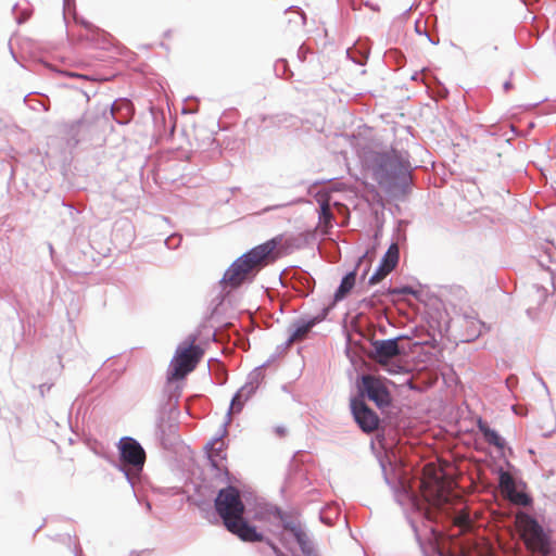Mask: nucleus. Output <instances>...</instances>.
Returning a JSON list of instances; mask_svg holds the SVG:
<instances>
[{
	"label": "nucleus",
	"mask_w": 556,
	"mask_h": 556,
	"mask_svg": "<svg viewBox=\"0 0 556 556\" xmlns=\"http://www.w3.org/2000/svg\"><path fill=\"white\" fill-rule=\"evenodd\" d=\"M460 328L462 340L464 342H471L482 333L483 323L476 317L465 316L460 320Z\"/></svg>",
	"instance_id": "nucleus-12"
},
{
	"label": "nucleus",
	"mask_w": 556,
	"mask_h": 556,
	"mask_svg": "<svg viewBox=\"0 0 556 556\" xmlns=\"http://www.w3.org/2000/svg\"><path fill=\"white\" fill-rule=\"evenodd\" d=\"M70 76H72V77H83L81 75L73 74V73H72V74H70Z\"/></svg>",
	"instance_id": "nucleus-28"
},
{
	"label": "nucleus",
	"mask_w": 556,
	"mask_h": 556,
	"mask_svg": "<svg viewBox=\"0 0 556 556\" xmlns=\"http://www.w3.org/2000/svg\"><path fill=\"white\" fill-rule=\"evenodd\" d=\"M478 429L483 434L484 440L498 448L504 447V440L501 438V435L493 429L489 427V425L479 419L478 420Z\"/></svg>",
	"instance_id": "nucleus-16"
},
{
	"label": "nucleus",
	"mask_w": 556,
	"mask_h": 556,
	"mask_svg": "<svg viewBox=\"0 0 556 556\" xmlns=\"http://www.w3.org/2000/svg\"><path fill=\"white\" fill-rule=\"evenodd\" d=\"M351 408L355 421L364 432L370 433L378 428L379 417L363 401L353 400L351 402Z\"/></svg>",
	"instance_id": "nucleus-8"
},
{
	"label": "nucleus",
	"mask_w": 556,
	"mask_h": 556,
	"mask_svg": "<svg viewBox=\"0 0 556 556\" xmlns=\"http://www.w3.org/2000/svg\"><path fill=\"white\" fill-rule=\"evenodd\" d=\"M281 241L282 237L277 236L244 253L228 267L220 283L225 287L238 288L250 276H254L263 266L279 256L277 248Z\"/></svg>",
	"instance_id": "nucleus-1"
},
{
	"label": "nucleus",
	"mask_w": 556,
	"mask_h": 556,
	"mask_svg": "<svg viewBox=\"0 0 556 556\" xmlns=\"http://www.w3.org/2000/svg\"><path fill=\"white\" fill-rule=\"evenodd\" d=\"M256 387L254 383L249 382L242 386L238 392L232 397L231 404H230V413L237 414L240 413L244 406V404L252 397V395L255 393Z\"/></svg>",
	"instance_id": "nucleus-14"
},
{
	"label": "nucleus",
	"mask_w": 556,
	"mask_h": 556,
	"mask_svg": "<svg viewBox=\"0 0 556 556\" xmlns=\"http://www.w3.org/2000/svg\"><path fill=\"white\" fill-rule=\"evenodd\" d=\"M374 358L380 365H387L389 359L400 355L397 339L376 340L372 342Z\"/></svg>",
	"instance_id": "nucleus-10"
},
{
	"label": "nucleus",
	"mask_w": 556,
	"mask_h": 556,
	"mask_svg": "<svg viewBox=\"0 0 556 556\" xmlns=\"http://www.w3.org/2000/svg\"><path fill=\"white\" fill-rule=\"evenodd\" d=\"M333 205L338 210L339 213H344L348 211L346 206L341 203L336 202Z\"/></svg>",
	"instance_id": "nucleus-26"
},
{
	"label": "nucleus",
	"mask_w": 556,
	"mask_h": 556,
	"mask_svg": "<svg viewBox=\"0 0 556 556\" xmlns=\"http://www.w3.org/2000/svg\"><path fill=\"white\" fill-rule=\"evenodd\" d=\"M295 540H296L298 544L300 545L302 553L305 556H316L314 548L311 544V541H309L307 534L305 533V531L301 534V536H298Z\"/></svg>",
	"instance_id": "nucleus-21"
},
{
	"label": "nucleus",
	"mask_w": 556,
	"mask_h": 556,
	"mask_svg": "<svg viewBox=\"0 0 556 556\" xmlns=\"http://www.w3.org/2000/svg\"><path fill=\"white\" fill-rule=\"evenodd\" d=\"M394 294H415V291L410 287H402L391 291Z\"/></svg>",
	"instance_id": "nucleus-24"
},
{
	"label": "nucleus",
	"mask_w": 556,
	"mask_h": 556,
	"mask_svg": "<svg viewBox=\"0 0 556 556\" xmlns=\"http://www.w3.org/2000/svg\"><path fill=\"white\" fill-rule=\"evenodd\" d=\"M268 545L270 546V548L274 551V553L276 554V556H286L274 543L271 542H268Z\"/></svg>",
	"instance_id": "nucleus-25"
},
{
	"label": "nucleus",
	"mask_w": 556,
	"mask_h": 556,
	"mask_svg": "<svg viewBox=\"0 0 556 556\" xmlns=\"http://www.w3.org/2000/svg\"><path fill=\"white\" fill-rule=\"evenodd\" d=\"M215 509L226 529L244 542H261L263 535L243 518L245 506L235 486L222 489L215 498Z\"/></svg>",
	"instance_id": "nucleus-2"
},
{
	"label": "nucleus",
	"mask_w": 556,
	"mask_h": 556,
	"mask_svg": "<svg viewBox=\"0 0 556 556\" xmlns=\"http://www.w3.org/2000/svg\"><path fill=\"white\" fill-rule=\"evenodd\" d=\"M511 500L517 503V504H521V505H529L531 503V498L525 494V493H518L516 494L515 497H511Z\"/></svg>",
	"instance_id": "nucleus-23"
},
{
	"label": "nucleus",
	"mask_w": 556,
	"mask_h": 556,
	"mask_svg": "<svg viewBox=\"0 0 556 556\" xmlns=\"http://www.w3.org/2000/svg\"><path fill=\"white\" fill-rule=\"evenodd\" d=\"M500 486L509 495H511L515 492V481L509 472L502 471L500 473Z\"/></svg>",
	"instance_id": "nucleus-20"
},
{
	"label": "nucleus",
	"mask_w": 556,
	"mask_h": 556,
	"mask_svg": "<svg viewBox=\"0 0 556 556\" xmlns=\"http://www.w3.org/2000/svg\"><path fill=\"white\" fill-rule=\"evenodd\" d=\"M314 324H315V321L311 320L307 323H302V324L296 325L294 327V330L292 331V333L289 337V342L293 343V342L302 341L307 336V333L311 331Z\"/></svg>",
	"instance_id": "nucleus-18"
},
{
	"label": "nucleus",
	"mask_w": 556,
	"mask_h": 556,
	"mask_svg": "<svg viewBox=\"0 0 556 556\" xmlns=\"http://www.w3.org/2000/svg\"><path fill=\"white\" fill-rule=\"evenodd\" d=\"M500 45H502V42L500 40H497L496 38L485 37L481 43V50L485 54L491 55L498 51Z\"/></svg>",
	"instance_id": "nucleus-19"
},
{
	"label": "nucleus",
	"mask_w": 556,
	"mask_h": 556,
	"mask_svg": "<svg viewBox=\"0 0 556 556\" xmlns=\"http://www.w3.org/2000/svg\"><path fill=\"white\" fill-rule=\"evenodd\" d=\"M511 87L510 83L505 84V89L508 90Z\"/></svg>",
	"instance_id": "nucleus-27"
},
{
	"label": "nucleus",
	"mask_w": 556,
	"mask_h": 556,
	"mask_svg": "<svg viewBox=\"0 0 556 556\" xmlns=\"http://www.w3.org/2000/svg\"><path fill=\"white\" fill-rule=\"evenodd\" d=\"M389 380L374 375H364L361 378L359 392L378 408H384L391 404L392 396L388 389Z\"/></svg>",
	"instance_id": "nucleus-6"
},
{
	"label": "nucleus",
	"mask_w": 556,
	"mask_h": 556,
	"mask_svg": "<svg viewBox=\"0 0 556 556\" xmlns=\"http://www.w3.org/2000/svg\"><path fill=\"white\" fill-rule=\"evenodd\" d=\"M455 482L452 478L445 477L443 473L434 475L432 488L435 492L438 503H448Z\"/></svg>",
	"instance_id": "nucleus-11"
},
{
	"label": "nucleus",
	"mask_w": 556,
	"mask_h": 556,
	"mask_svg": "<svg viewBox=\"0 0 556 556\" xmlns=\"http://www.w3.org/2000/svg\"><path fill=\"white\" fill-rule=\"evenodd\" d=\"M376 179L390 193L403 191L410 181V164L407 155L396 152L387 154L376 170Z\"/></svg>",
	"instance_id": "nucleus-3"
},
{
	"label": "nucleus",
	"mask_w": 556,
	"mask_h": 556,
	"mask_svg": "<svg viewBox=\"0 0 556 556\" xmlns=\"http://www.w3.org/2000/svg\"><path fill=\"white\" fill-rule=\"evenodd\" d=\"M317 202L319 203V226L324 232L332 227L333 214L330 208V198L327 193H318Z\"/></svg>",
	"instance_id": "nucleus-13"
},
{
	"label": "nucleus",
	"mask_w": 556,
	"mask_h": 556,
	"mask_svg": "<svg viewBox=\"0 0 556 556\" xmlns=\"http://www.w3.org/2000/svg\"><path fill=\"white\" fill-rule=\"evenodd\" d=\"M400 258V249L397 243H392L384 256L381 264L375 274L369 278V285H377L383 280L392 270L397 266Z\"/></svg>",
	"instance_id": "nucleus-9"
},
{
	"label": "nucleus",
	"mask_w": 556,
	"mask_h": 556,
	"mask_svg": "<svg viewBox=\"0 0 556 556\" xmlns=\"http://www.w3.org/2000/svg\"><path fill=\"white\" fill-rule=\"evenodd\" d=\"M118 450L123 463L138 468L143 466L146 452L135 439L122 438L118 442Z\"/></svg>",
	"instance_id": "nucleus-7"
},
{
	"label": "nucleus",
	"mask_w": 556,
	"mask_h": 556,
	"mask_svg": "<svg viewBox=\"0 0 556 556\" xmlns=\"http://www.w3.org/2000/svg\"><path fill=\"white\" fill-rule=\"evenodd\" d=\"M283 529L291 532L295 539L304 532L301 526L293 521H283Z\"/></svg>",
	"instance_id": "nucleus-22"
},
{
	"label": "nucleus",
	"mask_w": 556,
	"mask_h": 556,
	"mask_svg": "<svg viewBox=\"0 0 556 556\" xmlns=\"http://www.w3.org/2000/svg\"><path fill=\"white\" fill-rule=\"evenodd\" d=\"M198 334H189L176 349L170 361L168 381L184 379L193 371L204 355V350L197 344Z\"/></svg>",
	"instance_id": "nucleus-5"
},
{
	"label": "nucleus",
	"mask_w": 556,
	"mask_h": 556,
	"mask_svg": "<svg viewBox=\"0 0 556 556\" xmlns=\"http://www.w3.org/2000/svg\"><path fill=\"white\" fill-rule=\"evenodd\" d=\"M207 453L212 465L215 468L220 469V462L226 458L225 442L222 439L213 440L208 445Z\"/></svg>",
	"instance_id": "nucleus-15"
},
{
	"label": "nucleus",
	"mask_w": 556,
	"mask_h": 556,
	"mask_svg": "<svg viewBox=\"0 0 556 556\" xmlns=\"http://www.w3.org/2000/svg\"><path fill=\"white\" fill-rule=\"evenodd\" d=\"M355 279V271H351L343 277L341 285L334 293V302L343 300L351 292V290L354 288Z\"/></svg>",
	"instance_id": "nucleus-17"
},
{
	"label": "nucleus",
	"mask_w": 556,
	"mask_h": 556,
	"mask_svg": "<svg viewBox=\"0 0 556 556\" xmlns=\"http://www.w3.org/2000/svg\"><path fill=\"white\" fill-rule=\"evenodd\" d=\"M515 526L528 551L541 556L551 554L549 535L534 517L525 511H518L515 516Z\"/></svg>",
	"instance_id": "nucleus-4"
}]
</instances>
